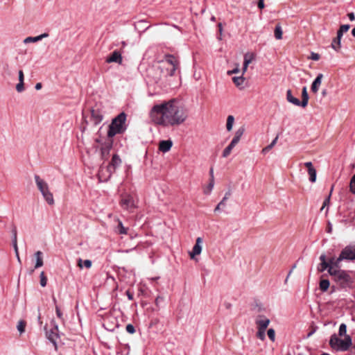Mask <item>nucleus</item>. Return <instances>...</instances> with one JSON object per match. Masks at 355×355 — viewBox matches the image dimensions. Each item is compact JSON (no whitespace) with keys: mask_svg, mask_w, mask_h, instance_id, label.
Returning a JSON list of instances; mask_svg holds the SVG:
<instances>
[{"mask_svg":"<svg viewBox=\"0 0 355 355\" xmlns=\"http://www.w3.org/2000/svg\"><path fill=\"white\" fill-rule=\"evenodd\" d=\"M150 120L157 125L174 126L182 123L187 119L185 110L175 100L155 105L149 112Z\"/></svg>","mask_w":355,"mask_h":355,"instance_id":"1","label":"nucleus"},{"mask_svg":"<svg viewBox=\"0 0 355 355\" xmlns=\"http://www.w3.org/2000/svg\"><path fill=\"white\" fill-rule=\"evenodd\" d=\"M177 67L178 62L175 58L171 55H166L164 60L154 67V69L160 73L159 76L154 78L156 82L159 80L162 76H172L177 69Z\"/></svg>","mask_w":355,"mask_h":355,"instance_id":"2","label":"nucleus"},{"mask_svg":"<svg viewBox=\"0 0 355 355\" xmlns=\"http://www.w3.org/2000/svg\"><path fill=\"white\" fill-rule=\"evenodd\" d=\"M329 275L331 276L333 281L342 288H349L353 284V278L348 271L344 270H333L331 268L329 269Z\"/></svg>","mask_w":355,"mask_h":355,"instance_id":"3","label":"nucleus"},{"mask_svg":"<svg viewBox=\"0 0 355 355\" xmlns=\"http://www.w3.org/2000/svg\"><path fill=\"white\" fill-rule=\"evenodd\" d=\"M126 120V114L124 112L120 113L115 117L109 126L107 136L112 137L117 134L122 133L125 130V122Z\"/></svg>","mask_w":355,"mask_h":355,"instance_id":"4","label":"nucleus"},{"mask_svg":"<svg viewBox=\"0 0 355 355\" xmlns=\"http://www.w3.org/2000/svg\"><path fill=\"white\" fill-rule=\"evenodd\" d=\"M35 181L37 189L42 193L44 199L49 205H54V199L53 193L51 192L49 184L46 181L42 179L38 175H35Z\"/></svg>","mask_w":355,"mask_h":355,"instance_id":"5","label":"nucleus"},{"mask_svg":"<svg viewBox=\"0 0 355 355\" xmlns=\"http://www.w3.org/2000/svg\"><path fill=\"white\" fill-rule=\"evenodd\" d=\"M352 344V338L349 335L345 336L344 339H340L334 334L329 340V345L333 349L342 352L347 351Z\"/></svg>","mask_w":355,"mask_h":355,"instance_id":"6","label":"nucleus"},{"mask_svg":"<svg viewBox=\"0 0 355 355\" xmlns=\"http://www.w3.org/2000/svg\"><path fill=\"white\" fill-rule=\"evenodd\" d=\"M341 258L346 261L355 259V243L345 246L340 252Z\"/></svg>","mask_w":355,"mask_h":355,"instance_id":"7","label":"nucleus"},{"mask_svg":"<svg viewBox=\"0 0 355 355\" xmlns=\"http://www.w3.org/2000/svg\"><path fill=\"white\" fill-rule=\"evenodd\" d=\"M103 119V112L102 110L96 105L91 110V121L94 125H98Z\"/></svg>","mask_w":355,"mask_h":355,"instance_id":"8","label":"nucleus"},{"mask_svg":"<svg viewBox=\"0 0 355 355\" xmlns=\"http://www.w3.org/2000/svg\"><path fill=\"white\" fill-rule=\"evenodd\" d=\"M58 327L54 324L53 327L46 332V337L50 342L53 343L55 349H57V340L59 338Z\"/></svg>","mask_w":355,"mask_h":355,"instance_id":"9","label":"nucleus"},{"mask_svg":"<svg viewBox=\"0 0 355 355\" xmlns=\"http://www.w3.org/2000/svg\"><path fill=\"white\" fill-rule=\"evenodd\" d=\"M121 164V159L117 155H114L110 164L107 166V170L109 173L108 178L115 171L116 167L119 166Z\"/></svg>","mask_w":355,"mask_h":355,"instance_id":"10","label":"nucleus"},{"mask_svg":"<svg viewBox=\"0 0 355 355\" xmlns=\"http://www.w3.org/2000/svg\"><path fill=\"white\" fill-rule=\"evenodd\" d=\"M121 205L125 209H130L135 207L134 199L130 195H125L122 197Z\"/></svg>","mask_w":355,"mask_h":355,"instance_id":"11","label":"nucleus"},{"mask_svg":"<svg viewBox=\"0 0 355 355\" xmlns=\"http://www.w3.org/2000/svg\"><path fill=\"white\" fill-rule=\"evenodd\" d=\"M255 322L258 327V329L266 330L270 324V320L263 315H258L256 318Z\"/></svg>","mask_w":355,"mask_h":355,"instance_id":"12","label":"nucleus"},{"mask_svg":"<svg viewBox=\"0 0 355 355\" xmlns=\"http://www.w3.org/2000/svg\"><path fill=\"white\" fill-rule=\"evenodd\" d=\"M323 78V74L322 73H318L315 80L313 81L311 86V90L313 93L317 94L319 88L322 84V80Z\"/></svg>","mask_w":355,"mask_h":355,"instance_id":"13","label":"nucleus"},{"mask_svg":"<svg viewBox=\"0 0 355 355\" xmlns=\"http://www.w3.org/2000/svg\"><path fill=\"white\" fill-rule=\"evenodd\" d=\"M106 62L111 63V62H116L118 64L122 63V57L121 54L118 51H114L110 56L107 58Z\"/></svg>","mask_w":355,"mask_h":355,"instance_id":"14","label":"nucleus"},{"mask_svg":"<svg viewBox=\"0 0 355 355\" xmlns=\"http://www.w3.org/2000/svg\"><path fill=\"white\" fill-rule=\"evenodd\" d=\"M48 37H49V34L47 33H42V34L35 36V37H27L24 40L23 42L25 44H28V43H32V42L33 43L37 42L42 40V39Z\"/></svg>","mask_w":355,"mask_h":355,"instance_id":"15","label":"nucleus"},{"mask_svg":"<svg viewBox=\"0 0 355 355\" xmlns=\"http://www.w3.org/2000/svg\"><path fill=\"white\" fill-rule=\"evenodd\" d=\"M173 146L171 140H162L159 142V150L162 153H166L169 151Z\"/></svg>","mask_w":355,"mask_h":355,"instance_id":"16","label":"nucleus"},{"mask_svg":"<svg viewBox=\"0 0 355 355\" xmlns=\"http://www.w3.org/2000/svg\"><path fill=\"white\" fill-rule=\"evenodd\" d=\"M200 242H201V240H200V237H198L193 250L189 252L191 259H196V256L200 254Z\"/></svg>","mask_w":355,"mask_h":355,"instance_id":"17","label":"nucleus"},{"mask_svg":"<svg viewBox=\"0 0 355 355\" xmlns=\"http://www.w3.org/2000/svg\"><path fill=\"white\" fill-rule=\"evenodd\" d=\"M200 242H201V240H200V237H198L193 250L189 252L191 259H196V256L200 254Z\"/></svg>","mask_w":355,"mask_h":355,"instance_id":"18","label":"nucleus"},{"mask_svg":"<svg viewBox=\"0 0 355 355\" xmlns=\"http://www.w3.org/2000/svg\"><path fill=\"white\" fill-rule=\"evenodd\" d=\"M286 99L289 103L296 106H301L300 101L298 98L293 96L291 89H288L286 92Z\"/></svg>","mask_w":355,"mask_h":355,"instance_id":"19","label":"nucleus"},{"mask_svg":"<svg viewBox=\"0 0 355 355\" xmlns=\"http://www.w3.org/2000/svg\"><path fill=\"white\" fill-rule=\"evenodd\" d=\"M302 98L300 101L301 107H305L307 106L309 102V94L306 87H303L302 89Z\"/></svg>","mask_w":355,"mask_h":355,"instance_id":"20","label":"nucleus"},{"mask_svg":"<svg viewBox=\"0 0 355 355\" xmlns=\"http://www.w3.org/2000/svg\"><path fill=\"white\" fill-rule=\"evenodd\" d=\"M254 56L253 53H245L244 55V62H243V72H245L247 70V68L250 63L252 62V61L254 60Z\"/></svg>","mask_w":355,"mask_h":355,"instance_id":"21","label":"nucleus"},{"mask_svg":"<svg viewBox=\"0 0 355 355\" xmlns=\"http://www.w3.org/2000/svg\"><path fill=\"white\" fill-rule=\"evenodd\" d=\"M12 232H13V235H12V245H13V248L15 249V254H16L17 259H18L19 261H20V258H19V252H18V247H17V230H14Z\"/></svg>","mask_w":355,"mask_h":355,"instance_id":"22","label":"nucleus"},{"mask_svg":"<svg viewBox=\"0 0 355 355\" xmlns=\"http://www.w3.org/2000/svg\"><path fill=\"white\" fill-rule=\"evenodd\" d=\"M343 260L345 259L341 258V254H340L339 256L336 258L335 263L333 264L332 266H330L329 269L332 268L333 270H341L340 262ZM328 273L329 274V270H328Z\"/></svg>","mask_w":355,"mask_h":355,"instance_id":"23","label":"nucleus"},{"mask_svg":"<svg viewBox=\"0 0 355 355\" xmlns=\"http://www.w3.org/2000/svg\"><path fill=\"white\" fill-rule=\"evenodd\" d=\"M35 257L36 258L35 268L42 267L43 266L42 252L41 251L36 252L35 253Z\"/></svg>","mask_w":355,"mask_h":355,"instance_id":"24","label":"nucleus"},{"mask_svg":"<svg viewBox=\"0 0 355 355\" xmlns=\"http://www.w3.org/2000/svg\"><path fill=\"white\" fill-rule=\"evenodd\" d=\"M232 80L236 87H239L240 89L243 87V85L245 82V78L243 76L234 77Z\"/></svg>","mask_w":355,"mask_h":355,"instance_id":"25","label":"nucleus"},{"mask_svg":"<svg viewBox=\"0 0 355 355\" xmlns=\"http://www.w3.org/2000/svg\"><path fill=\"white\" fill-rule=\"evenodd\" d=\"M329 285L330 283L328 279H322L320 282L319 287L322 292H325L328 290Z\"/></svg>","mask_w":355,"mask_h":355,"instance_id":"26","label":"nucleus"},{"mask_svg":"<svg viewBox=\"0 0 355 355\" xmlns=\"http://www.w3.org/2000/svg\"><path fill=\"white\" fill-rule=\"evenodd\" d=\"M127 231V228L123 227L122 222L119 220V224L115 228V232L120 234H126Z\"/></svg>","mask_w":355,"mask_h":355,"instance_id":"27","label":"nucleus"},{"mask_svg":"<svg viewBox=\"0 0 355 355\" xmlns=\"http://www.w3.org/2000/svg\"><path fill=\"white\" fill-rule=\"evenodd\" d=\"M78 266L80 268H83V266H85L87 268H90L92 266V261L89 259H87V260H85L84 261H83V260L81 259H79L78 261Z\"/></svg>","mask_w":355,"mask_h":355,"instance_id":"28","label":"nucleus"},{"mask_svg":"<svg viewBox=\"0 0 355 355\" xmlns=\"http://www.w3.org/2000/svg\"><path fill=\"white\" fill-rule=\"evenodd\" d=\"M234 123V117L232 115H229L227 119L226 128L227 131H231Z\"/></svg>","mask_w":355,"mask_h":355,"instance_id":"29","label":"nucleus"},{"mask_svg":"<svg viewBox=\"0 0 355 355\" xmlns=\"http://www.w3.org/2000/svg\"><path fill=\"white\" fill-rule=\"evenodd\" d=\"M277 139H278V136H277V137H275V138L272 141V142H271L269 145H268L266 147H265V148H263L262 149V153L266 154V153H267L269 150H270L273 148V146L276 144Z\"/></svg>","mask_w":355,"mask_h":355,"instance_id":"30","label":"nucleus"},{"mask_svg":"<svg viewBox=\"0 0 355 355\" xmlns=\"http://www.w3.org/2000/svg\"><path fill=\"white\" fill-rule=\"evenodd\" d=\"M214 187V180H210L207 187L204 189V193L205 195H209Z\"/></svg>","mask_w":355,"mask_h":355,"instance_id":"31","label":"nucleus"},{"mask_svg":"<svg viewBox=\"0 0 355 355\" xmlns=\"http://www.w3.org/2000/svg\"><path fill=\"white\" fill-rule=\"evenodd\" d=\"M308 173L309 175V181L311 182H315L316 181L317 173L315 168L310 169L308 171Z\"/></svg>","mask_w":355,"mask_h":355,"instance_id":"32","label":"nucleus"},{"mask_svg":"<svg viewBox=\"0 0 355 355\" xmlns=\"http://www.w3.org/2000/svg\"><path fill=\"white\" fill-rule=\"evenodd\" d=\"M275 37L277 40H281L282 38V30L279 25H277L275 27Z\"/></svg>","mask_w":355,"mask_h":355,"instance_id":"33","label":"nucleus"},{"mask_svg":"<svg viewBox=\"0 0 355 355\" xmlns=\"http://www.w3.org/2000/svg\"><path fill=\"white\" fill-rule=\"evenodd\" d=\"M340 41L341 40H338L337 37L334 38L331 43V47L334 50L338 51L340 48Z\"/></svg>","mask_w":355,"mask_h":355,"instance_id":"34","label":"nucleus"},{"mask_svg":"<svg viewBox=\"0 0 355 355\" xmlns=\"http://www.w3.org/2000/svg\"><path fill=\"white\" fill-rule=\"evenodd\" d=\"M347 326L345 324L342 323L339 327L338 334L340 336H347Z\"/></svg>","mask_w":355,"mask_h":355,"instance_id":"35","label":"nucleus"},{"mask_svg":"<svg viewBox=\"0 0 355 355\" xmlns=\"http://www.w3.org/2000/svg\"><path fill=\"white\" fill-rule=\"evenodd\" d=\"M234 146H232V144H229L223 150V157H227L232 152V150L233 149Z\"/></svg>","mask_w":355,"mask_h":355,"instance_id":"36","label":"nucleus"},{"mask_svg":"<svg viewBox=\"0 0 355 355\" xmlns=\"http://www.w3.org/2000/svg\"><path fill=\"white\" fill-rule=\"evenodd\" d=\"M349 191L355 194V174L352 177L349 182Z\"/></svg>","mask_w":355,"mask_h":355,"instance_id":"37","label":"nucleus"},{"mask_svg":"<svg viewBox=\"0 0 355 355\" xmlns=\"http://www.w3.org/2000/svg\"><path fill=\"white\" fill-rule=\"evenodd\" d=\"M40 285L42 287L46 286V284H47V278L46 277L44 272H42L40 273Z\"/></svg>","mask_w":355,"mask_h":355,"instance_id":"38","label":"nucleus"},{"mask_svg":"<svg viewBox=\"0 0 355 355\" xmlns=\"http://www.w3.org/2000/svg\"><path fill=\"white\" fill-rule=\"evenodd\" d=\"M231 195V192L230 191H227L225 196L223 197V198L222 199V200L219 202V206H223V207H225V202L226 200L229 198V197Z\"/></svg>","mask_w":355,"mask_h":355,"instance_id":"39","label":"nucleus"},{"mask_svg":"<svg viewBox=\"0 0 355 355\" xmlns=\"http://www.w3.org/2000/svg\"><path fill=\"white\" fill-rule=\"evenodd\" d=\"M268 336L270 339L271 341L274 342L275 340V331L273 329H269L268 330Z\"/></svg>","mask_w":355,"mask_h":355,"instance_id":"40","label":"nucleus"},{"mask_svg":"<svg viewBox=\"0 0 355 355\" xmlns=\"http://www.w3.org/2000/svg\"><path fill=\"white\" fill-rule=\"evenodd\" d=\"M329 264L328 263V262H323V263H320V267L318 268V270L320 271V272H323L326 270H329Z\"/></svg>","mask_w":355,"mask_h":355,"instance_id":"41","label":"nucleus"},{"mask_svg":"<svg viewBox=\"0 0 355 355\" xmlns=\"http://www.w3.org/2000/svg\"><path fill=\"white\" fill-rule=\"evenodd\" d=\"M25 326L26 324L24 321H19L17 324V329L20 332V334H22L25 331Z\"/></svg>","mask_w":355,"mask_h":355,"instance_id":"42","label":"nucleus"},{"mask_svg":"<svg viewBox=\"0 0 355 355\" xmlns=\"http://www.w3.org/2000/svg\"><path fill=\"white\" fill-rule=\"evenodd\" d=\"M265 331L266 330H262L261 329H258L257 336L261 340H263L266 338Z\"/></svg>","mask_w":355,"mask_h":355,"instance_id":"43","label":"nucleus"},{"mask_svg":"<svg viewBox=\"0 0 355 355\" xmlns=\"http://www.w3.org/2000/svg\"><path fill=\"white\" fill-rule=\"evenodd\" d=\"M332 191H333V187L331 188L330 193L328 196V197L324 200L321 210H322L326 206L329 205Z\"/></svg>","mask_w":355,"mask_h":355,"instance_id":"44","label":"nucleus"},{"mask_svg":"<svg viewBox=\"0 0 355 355\" xmlns=\"http://www.w3.org/2000/svg\"><path fill=\"white\" fill-rule=\"evenodd\" d=\"M244 131H245V128L243 127H241L239 128L235 132V137L241 139V137H242V135H243L244 133Z\"/></svg>","mask_w":355,"mask_h":355,"instance_id":"45","label":"nucleus"},{"mask_svg":"<svg viewBox=\"0 0 355 355\" xmlns=\"http://www.w3.org/2000/svg\"><path fill=\"white\" fill-rule=\"evenodd\" d=\"M125 329H126L127 332H128L129 334H132L135 332V327L131 324H127Z\"/></svg>","mask_w":355,"mask_h":355,"instance_id":"46","label":"nucleus"},{"mask_svg":"<svg viewBox=\"0 0 355 355\" xmlns=\"http://www.w3.org/2000/svg\"><path fill=\"white\" fill-rule=\"evenodd\" d=\"M16 89L18 92H21L24 90V83H20L16 85Z\"/></svg>","mask_w":355,"mask_h":355,"instance_id":"47","label":"nucleus"},{"mask_svg":"<svg viewBox=\"0 0 355 355\" xmlns=\"http://www.w3.org/2000/svg\"><path fill=\"white\" fill-rule=\"evenodd\" d=\"M350 28V25L349 24H344V25H341L340 27V29L343 32V33H345L347 31H348V30Z\"/></svg>","mask_w":355,"mask_h":355,"instance_id":"48","label":"nucleus"},{"mask_svg":"<svg viewBox=\"0 0 355 355\" xmlns=\"http://www.w3.org/2000/svg\"><path fill=\"white\" fill-rule=\"evenodd\" d=\"M218 32H219V36H218V39L220 40H222V33H223L222 24L219 23L218 24Z\"/></svg>","mask_w":355,"mask_h":355,"instance_id":"49","label":"nucleus"},{"mask_svg":"<svg viewBox=\"0 0 355 355\" xmlns=\"http://www.w3.org/2000/svg\"><path fill=\"white\" fill-rule=\"evenodd\" d=\"M240 139H241L234 136V138L232 139V141L230 142V144H232V146H235L239 143Z\"/></svg>","mask_w":355,"mask_h":355,"instance_id":"50","label":"nucleus"},{"mask_svg":"<svg viewBox=\"0 0 355 355\" xmlns=\"http://www.w3.org/2000/svg\"><path fill=\"white\" fill-rule=\"evenodd\" d=\"M55 312H56V315L57 316L60 318V319H62V313L60 309V308L56 306H55Z\"/></svg>","mask_w":355,"mask_h":355,"instance_id":"51","label":"nucleus"},{"mask_svg":"<svg viewBox=\"0 0 355 355\" xmlns=\"http://www.w3.org/2000/svg\"><path fill=\"white\" fill-rule=\"evenodd\" d=\"M24 72L21 70L19 71V82L24 83Z\"/></svg>","mask_w":355,"mask_h":355,"instance_id":"52","label":"nucleus"},{"mask_svg":"<svg viewBox=\"0 0 355 355\" xmlns=\"http://www.w3.org/2000/svg\"><path fill=\"white\" fill-rule=\"evenodd\" d=\"M304 166L307 168L308 171H309L310 169H313L315 168L313 166V164L312 162H305L304 164Z\"/></svg>","mask_w":355,"mask_h":355,"instance_id":"53","label":"nucleus"},{"mask_svg":"<svg viewBox=\"0 0 355 355\" xmlns=\"http://www.w3.org/2000/svg\"><path fill=\"white\" fill-rule=\"evenodd\" d=\"M125 294L128 298L129 300H133V294L130 291H126Z\"/></svg>","mask_w":355,"mask_h":355,"instance_id":"54","label":"nucleus"},{"mask_svg":"<svg viewBox=\"0 0 355 355\" xmlns=\"http://www.w3.org/2000/svg\"><path fill=\"white\" fill-rule=\"evenodd\" d=\"M343 33H344L339 28V30L337 32V37H336L338 40H341Z\"/></svg>","mask_w":355,"mask_h":355,"instance_id":"55","label":"nucleus"},{"mask_svg":"<svg viewBox=\"0 0 355 355\" xmlns=\"http://www.w3.org/2000/svg\"><path fill=\"white\" fill-rule=\"evenodd\" d=\"M343 33H344L339 28V30L337 32V37H336L338 40H341Z\"/></svg>","mask_w":355,"mask_h":355,"instance_id":"56","label":"nucleus"},{"mask_svg":"<svg viewBox=\"0 0 355 355\" xmlns=\"http://www.w3.org/2000/svg\"><path fill=\"white\" fill-rule=\"evenodd\" d=\"M336 258L337 257H331L329 261H328V263L329 264V266H332L333 264L335 263V261L336 260Z\"/></svg>","mask_w":355,"mask_h":355,"instance_id":"57","label":"nucleus"},{"mask_svg":"<svg viewBox=\"0 0 355 355\" xmlns=\"http://www.w3.org/2000/svg\"><path fill=\"white\" fill-rule=\"evenodd\" d=\"M164 300V298L162 297L158 296L155 299V304L157 306H159V303L162 302Z\"/></svg>","mask_w":355,"mask_h":355,"instance_id":"58","label":"nucleus"},{"mask_svg":"<svg viewBox=\"0 0 355 355\" xmlns=\"http://www.w3.org/2000/svg\"><path fill=\"white\" fill-rule=\"evenodd\" d=\"M311 58L313 60H318L320 59V55L318 53H313L311 54Z\"/></svg>","mask_w":355,"mask_h":355,"instance_id":"59","label":"nucleus"},{"mask_svg":"<svg viewBox=\"0 0 355 355\" xmlns=\"http://www.w3.org/2000/svg\"><path fill=\"white\" fill-rule=\"evenodd\" d=\"M258 7L260 9H262L264 8V0H259L258 1Z\"/></svg>","mask_w":355,"mask_h":355,"instance_id":"60","label":"nucleus"},{"mask_svg":"<svg viewBox=\"0 0 355 355\" xmlns=\"http://www.w3.org/2000/svg\"><path fill=\"white\" fill-rule=\"evenodd\" d=\"M347 16L351 21H354L355 19V15L353 12L349 13Z\"/></svg>","mask_w":355,"mask_h":355,"instance_id":"61","label":"nucleus"},{"mask_svg":"<svg viewBox=\"0 0 355 355\" xmlns=\"http://www.w3.org/2000/svg\"><path fill=\"white\" fill-rule=\"evenodd\" d=\"M320 261H321V263H323V262H327V261H326V255H325V254H321V255H320Z\"/></svg>","mask_w":355,"mask_h":355,"instance_id":"62","label":"nucleus"},{"mask_svg":"<svg viewBox=\"0 0 355 355\" xmlns=\"http://www.w3.org/2000/svg\"><path fill=\"white\" fill-rule=\"evenodd\" d=\"M239 71V68L237 67V68H236V69H233L232 71H229L227 72V73H228V74L236 73H238Z\"/></svg>","mask_w":355,"mask_h":355,"instance_id":"63","label":"nucleus"},{"mask_svg":"<svg viewBox=\"0 0 355 355\" xmlns=\"http://www.w3.org/2000/svg\"><path fill=\"white\" fill-rule=\"evenodd\" d=\"M42 85L41 83H38L35 85V88L36 90H40L42 88Z\"/></svg>","mask_w":355,"mask_h":355,"instance_id":"64","label":"nucleus"}]
</instances>
